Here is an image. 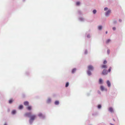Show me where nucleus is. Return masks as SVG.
<instances>
[{
  "label": "nucleus",
  "mask_w": 125,
  "mask_h": 125,
  "mask_svg": "<svg viewBox=\"0 0 125 125\" xmlns=\"http://www.w3.org/2000/svg\"><path fill=\"white\" fill-rule=\"evenodd\" d=\"M111 67H110L108 70V71L109 72H110V71H111Z\"/></svg>",
  "instance_id": "393cba45"
},
{
  "label": "nucleus",
  "mask_w": 125,
  "mask_h": 125,
  "mask_svg": "<svg viewBox=\"0 0 125 125\" xmlns=\"http://www.w3.org/2000/svg\"><path fill=\"white\" fill-rule=\"evenodd\" d=\"M59 102L58 101H56L55 102V104L56 105H58L59 104Z\"/></svg>",
  "instance_id": "4468645a"
},
{
  "label": "nucleus",
  "mask_w": 125,
  "mask_h": 125,
  "mask_svg": "<svg viewBox=\"0 0 125 125\" xmlns=\"http://www.w3.org/2000/svg\"><path fill=\"white\" fill-rule=\"evenodd\" d=\"M107 63V61L106 60H105L104 61L103 63L104 64H106Z\"/></svg>",
  "instance_id": "b1692460"
},
{
  "label": "nucleus",
  "mask_w": 125,
  "mask_h": 125,
  "mask_svg": "<svg viewBox=\"0 0 125 125\" xmlns=\"http://www.w3.org/2000/svg\"><path fill=\"white\" fill-rule=\"evenodd\" d=\"M113 29L114 30H115L116 29V28H115V27H113Z\"/></svg>",
  "instance_id": "c85d7f7f"
},
{
  "label": "nucleus",
  "mask_w": 125,
  "mask_h": 125,
  "mask_svg": "<svg viewBox=\"0 0 125 125\" xmlns=\"http://www.w3.org/2000/svg\"><path fill=\"white\" fill-rule=\"evenodd\" d=\"M107 53H108V54H109L110 52V50H107Z\"/></svg>",
  "instance_id": "bb28decb"
},
{
  "label": "nucleus",
  "mask_w": 125,
  "mask_h": 125,
  "mask_svg": "<svg viewBox=\"0 0 125 125\" xmlns=\"http://www.w3.org/2000/svg\"><path fill=\"white\" fill-rule=\"evenodd\" d=\"M80 2H77L76 3V5H79L80 4Z\"/></svg>",
  "instance_id": "412c9836"
},
{
  "label": "nucleus",
  "mask_w": 125,
  "mask_h": 125,
  "mask_svg": "<svg viewBox=\"0 0 125 125\" xmlns=\"http://www.w3.org/2000/svg\"><path fill=\"white\" fill-rule=\"evenodd\" d=\"M12 114H15L16 113V111L15 110H13L12 112Z\"/></svg>",
  "instance_id": "2eb2a0df"
},
{
  "label": "nucleus",
  "mask_w": 125,
  "mask_h": 125,
  "mask_svg": "<svg viewBox=\"0 0 125 125\" xmlns=\"http://www.w3.org/2000/svg\"><path fill=\"white\" fill-rule=\"evenodd\" d=\"M102 68H106L107 66L106 65H102Z\"/></svg>",
  "instance_id": "9b49d317"
},
{
  "label": "nucleus",
  "mask_w": 125,
  "mask_h": 125,
  "mask_svg": "<svg viewBox=\"0 0 125 125\" xmlns=\"http://www.w3.org/2000/svg\"><path fill=\"white\" fill-rule=\"evenodd\" d=\"M88 70H92L93 69V67L91 65H89L88 67Z\"/></svg>",
  "instance_id": "f03ea898"
},
{
  "label": "nucleus",
  "mask_w": 125,
  "mask_h": 125,
  "mask_svg": "<svg viewBox=\"0 0 125 125\" xmlns=\"http://www.w3.org/2000/svg\"><path fill=\"white\" fill-rule=\"evenodd\" d=\"M25 115L26 116L30 117L29 121L31 123L33 122L36 117V116L35 115H31V113H26L25 114Z\"/></svg>",
  "instance_id": "f257e3e1"
},
{
  "label": "nucleus",
  "mask_w": 125,
  "mask_h": 125,
  "mask_svg": "<svg viewBox=\"0 0 125 125\" xmlns=\"http://www.w3.org/2000/svg\"><path fill=\"white\" fill-rule=\"evenodd\" d=\"M98 28L99 30H101L102 28V26H98Z\"/></svg>",
  "instance_id": "6ab92c4d"
},
{
  "label": "nucleus",
  "mask_w": 125,
  "mask_h": 125,
  "mask_svg": "<svg viewBox=\"0 0 125 125\" xmlns=\"http://www.w3.org/2000/svg\"><path fill=\"white\" fill-rule=\"evenodd\" d=\"M109 111L111 112H114L113 108L111 107H110L109 109Z\"/></svg>",
  "instance_id": "39448f33"
},
{
  "label": "nucleus",
  "mask_w": 125,
  "mask_h": 125,
  "mask_svg": "<svg viewBox=\"0 0 125 125\" xmlns=\"http://www.w3.org/2000/svg\"><path fill=\"white\" fill-rule=\"evenodd\" d=\"M29 103L28 101L25 102L24 103V105L25 106H27L29 105Z\"/></svg>",
  "instance_id": "0eeeda50"
},
{
  "label": "nucleus",
  "mask_w": 125,
  "mask_h": 125,
  "mask_svg": "<svg viewBox=\"0 0 125 125\" xmlns=\"http://www.w3.org/2000/svg\"><path fill=\"white\" fill-rule=\"evenodd\" d=\"M26 108L29 110H31L32 109V107L31 106H29L27 107Z\"/></svg>",
  "instance_id": "6e6552de"
},
{
  "label": "nucleus",
  "mask_w": 125,
  "mask_h": 125,
  "mask_svg": "<svg viewBox=\"0 0 125 125\" xmlns=\"http://www.w3.org/2000/svg\"><path fill=\"white\" fill-rule=\"evenodd\" d=\"M107 83L108 86V87H110V86H111V83H110V81H109L108 80L107 81Z\"/></svg>",
  "instance_id": "423d86ee"
},
{
  "label": "nucleus",
  "mask_w": 125,
  "mask_h": 125,
  "mask_svg": "<svg viewBox=\"0 0 125 125\" xmlns=\"http://www.w3.org/2000/svg\"><path fill=\"white\" fill-rule=\"evenodd\" d=\"M96 10H94L93 11V12L94 14H95L96 12Z\"/></svg>",
  "instance_id": "4be33fe9"
},
{
  "label": "nucleus",
  "mask_w": 125,
  "mask_h": 125,
  "mask_svg": "<svg viewBox=\"0 0 125 125\" xmlns=\"http://www.w3.org/2000/svg\"><path fill=\"white\" fill-rule=\"evenodd\" d=\"M4 125H7V124H6V123H5L4 124Z\"/></svg>",
  "instance_id": "2f4dec72"
},
{
  "label": "nucleus",
  "mask_w": 125,
  "mask_h": 125,
  "mask_svg": "<svg viewBox=\"0 0 125 125\" xmlns=\"http://www.w3.org/2000/svg\"><path fill=\"white\" fill-rule=\"evenodd\" d=\"M13 101L12 100V99H11L9 101V103L10 104H11L12 102Z\"/></svg>",
  "instance_id": "dca6fc26"
},
{
  "label": "nucleus",
  "mask_w": 125,
  "mask_h": 125,
  "mask_svg": "<svg viewBox=\"0 0 125 125\" xmlns=\"http://www.w3.org/2000/svg\"><path fill=\"white\" fill-rule=\"evenodd\" d=\"M107 72L105 70H104L103 71L102 73V74L104 75H105L107 74Z\"/></svg>",
  "instance_id": "7ed1b4c3"
},
{
  "label": "nucleus",
  "mask_w": 125,
  "mask_h": 125,
  "mask_svg": "<svg viewBox=\"0 0 125 125\" xmlns=\"http://www.w3.org/2000/svg\"><path fill=\"white\" fill-rule=\"evenodd\" d=\"M76 69L75 68L73 69L72 71V73H74L76 71Z\"/></svg>",
  "instance_id": "f8f14e48"
},
{
  "label": "nucleus",
  "mask_w": 125,
  "mask_h": 125,
  "mask_svg": "<svg viewBox=\"0 0 125 125\" xmlns=\"http://www.w3.org/2000/svg\"><path fill=\"white\" fill-rule=\"evenodd\" d=\"M87 37L89 38L90 37V35H87Z\"/></svg>",
  "instance_id": "7c9ffc66"
},
{
  "label": "nucleus",
  "mask_w": 125,
  "mask_h": 125,
  "mask_svg": "<svg viewBox=\"0 0 125 125\" xmlns=\"http://www.w3.org/2000/svg\"><path fill=\"white\" fill-rule=\"evenodd\" d=\"M108 9V8L107 7H106L104 8V10L105 11L107 10Z\"/></svg>",
  "instance_id": "a878e982"
},
{
  "label": "nucleus",
  "mask_w": 125,
  "mask_h": 125,
  "mask_svg": "<svg viewBox=\"0 0 125 125\" xmlns=\"http://www.w3.org/2000/svg\"><path fill=\"white\" fill-rule=\"evenodd\" d=\"M101 107V105H100V104L98 106V108H99V109Z\"/></svg>",
  "instance_id": "5701e85b"
},
{
  "label": "nucleus",
  "mask_w": 125,
  "mask_h": 125,
  "mask_svg": "<svg viewBox=\"0 0 125 125\" xmlns=\"http://www.w3.org/2000/svg\"><path fill=\"white\" fill-rule=\"evenodd\" d=\"M103 80L102 79L100 78L99 80V84H101L102 83Z\"/></svg>",
  "instance_id": "9d476101"
},
{
  "label": "nucleus",
  "mask_w": 125,
  "mask_h": 125,
  "mask_svg": "<svg viewBox=\"0 0 125 125\" xmlns=\"http://www.w3.org/2000/svg\"><path fill=\"white\" fill-rule=\"evenodd\" d=\"M111 12V10H108L106 13L105 14V15L106 16H108L109 14Z\"/></svg>",
  "instance_id": "20e7f679"
},
{
  "label": "nucleus",
  "mask_w": 125,
  "mask_h": 125,
  "mask_svg": "<svg viewBox=\"0 0 125 125\" xmlns=\"http://www.w3.org/2000/svg\"><path fill=\"white\" fill-rule=\"evenodd\" d=\"M111 40L110 39H108L106 42V43H108Z\"/></svg>",
  "instance_id": "a211bd4d"
},
{
  "label": "nucleus",
  "mask_w": 125,
  "mask_h": 125,
  "mask_svg": "<svg viewBox=\"0 0 125 125\" xmlns=\"http://www.w3.org/2000/svg\"><path fill=\"white\" fill-rule=\"evenodd\" d=\"M23 108V106L22 105H20L19 107V109H22Z\"/></svg>",
  "instance_id": "ddd939ff"
},
{
  "label": "nucleus",
  "mask_w": 125,
  "mask_h": 125,
  "mask_svg": "<svg viewBox=\"0 0 125 125\" xmlns=\"http://www.w3.org/2000/svg\"><path fill=\"white\" fill-rule=\"evenodd\" d=\"M51 100L50 99H49L48 100V102H50Z\"/></svg>",
  "instance_id": "c756f323"
},
{
  "label": "nucleus",
  "mask_w": 125,
  "mask_h": 125,
  "mask_svg": "<svg viewBox=\"0 0 125 125\" xmlns=\"http://www.w3.org/2000/svg\"><path fill=\"white\" fill-rule=\"evenodd\" d=\"M107 31H106V34H107Z\"/></svg>",
  "instance_id": "473e14b6"
},
{
  "label": "nucleus",
  "mask_w": 125,
  "mask_h": 125,
  "mask_svg": "<svg viewBox=\"0 0 125 125\" xmlns=\"http://www.w3.org/2000/svg\"><path fill=\"white\" fill-rule=\"evenodd\" d=\"M69 85V83L68 82H67L66 83V85H65V87H67Z\"/></svg>",
  "instance_id": "aec40b11"
},
{
  "label": "nucleus",
  "mask_w": 125,
  "mask_h": 125,
  "mask_svg": "<svg viewBox=\"0 0 125 125\" xmlns=\"http://www.w3.org/2000/svg\"><path fill=\"white\" fill-rule=\"evenodd\" d=\"M111 124V125H114L113 124Z\"/></svg>",
  "instance_id": "72a5a7b5"
},
{
  "label": "nucleus",
  "mask_w": 125,
  "mask_h": 125,
  "mask_svg": "<svg viewBox=\"0 0 125 125\" xmlns=\"http://www.w3.org/2000/svg\"><path fill=\"white\" fill-rule=\"evenodd\" d=\"M42 115L41 114H39L38 116H42Z\"/></svg>",
  "instance_id": "cd10ccee"
},
{
  "label": "nucleus",
  "mask_w": 125,
  "mask_h": 125,
  "mask_svg": "<svg viewBox=\"0 0 125 125\" xmlns=\"http://www.w3.org/2000/svg\"><path fill=\"white\" fill-rule=\"evenodd\" d=\"M87 74L89 75H91V73L90 71H88L87 72Z\"/></svg>",
  "instance_id": "f3484780"
},
{
  "label": "nucleus",
  "mask_w": 125,
  "mask_h": 125,
  "mask_svg": "<svg viewBox=\"0 0 125 125\" xmlns=\"http://www.w3.org/2000/svg\"><path fill=\"white\" fill-rule=\"evenodd\" d=\"M100 89L102 91H103L105 89L104 87L103 86H101L100 87Z\"/></svg>",
  "instance_id": "1a4fd4ad"
}]
</instances>
